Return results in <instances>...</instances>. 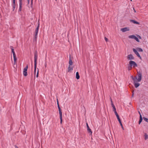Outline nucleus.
Segmentation results:
<instances>
[{
	"instance_id": "obj_41",
	"label": "nucleus",
	"mask_w": 148,
	"mask_h": 148,
	"mask_svg": "<svg viewBox=\"0 0 148 148\" xmlns=\"http://www.w3.org/2000/svg\"><path fill=\"white\" fill-rule=\"evenodd\" d=\"M32 0L31 1V4H32V3H33V2H32Z\"/></svg>"
},
{
	"instance_id": "obj_22",
	"label": "nucleus",
	"mask_w": 148,
	"mask_h": 148,
	"mask_svg": "<svg viewBox=\"0 0 148 148\" xmlns=\"http://www.w3.org/2000/svg\"><path fill=\"white\" fill-rule=\"evenodd\" d=\"M12 6L13 8V10H14L15 8V3H13Z\"/></svg>"
},
{
	"instance_id": "obj_11",
	"label": "nucleus",
	"mask_w": 148,
	"mask_h": 148,
	"mask_svg": "<svg viewBox=\"0 0 148 148\" xmlns=\"http://www.w3.org/2000/svg\"><path fill=\"white\" fill-rule=\"evenodd\" d=\"M116 117H117V119H118V121H119L121 125V127H122V129L124 130V128H123V125H122V123L121 122V120L120 119V118H119V115H118L116 116Z\"/></svg>"
},
{
	"instance_id": "obj_19",
	"label": "nucleus",
	"mask_w": 148,
	"mask_h": 148,
	"mask_svg": "<svg viewBox=\"0 0 148 148\" xmlns=\"http://www.w3.org/2000/svg\"><path fill=\"white\" fill-rule=\"evenodd\" d=\"M113 111L114 112L116 116L118 115V114L117 113V112L116 111V109L115 107H114V108H113Z\"/></svg>"
},
{
	"instance_id": "obj_39",
	"label": "nucleus",
	"mask_w": 148,
	"mask_h": 148,
	"mask_svg": "<svg viewBox=\"0 0 148 148\" xmlns=\"http://www.w3.org/2000/svg\"><path fill=\"white\" fill-rule=\"evenodd\" d=\"M19 2H22V0H19Z\"/></svg>"
},
{
	"instance_id": "obj_33",
	"label": "nucleus",
	"mask_w": 148,
	"mask_h": 148,
	"mask_svg": "<svg viewBox=\"0 0 148 148\" xmlns=\"http://www.w3.org/2000/svg\"><path fill=\"white\" fill-rule=\"evenodd\" d=\"M110 101H111V104H112V103H113L112 99H111V98H110Z\"/></svg>"
},
{
	"instance_id": "obj_37",
	"label": "nucleus",
	"mask_w": 148,
	"mask_h": 148,
	"mask_svg": "<svg viewBox=\"0 0 148 148\" xmlns=\"http://www.w3.org/2000/svg\"><path fill=\"white\" fill-rule=\"evenodd\" d=\"M133 9H134V12H136V11L135 10V9H134V8H133Z\"/></svg>"
},
{
	"instance_id": "obj_7",
	"label": "nucleus",
	"mask_w": 148,
	"mask_h": 148,
	"mask_svg": "<svg viewBox=\"0 0 148 148\" xmlns=\"http://www.w3.org/2000/svg\"><path fill=\"white\" fill-rule=\"evenodd\" d=\"M58 110L59 111V114L60 115V123L62 124V112H61L60 108V106L58 107Z\"/></svg>"
},
{
	"instance_id": "obj_32",
	"label": "nucleus",
	"mask_w": 148,
	"mask_h": 148,
	"mask_svg": "<svg viewBox=\"0 0 148 148\" xmlns=\"http://www.w3.org/2000/svg\"><path fill=\"white\" fill-rule=\"evenodd\" d=\"M134 91H132V97H134Z\"/></svg>"
},
{
	"instance_id": "obj_42",
	"label": "nucleus",
	"mask_w": 148,
	"mask_h": 148,
	"mask_svg": "<svg viewBox=\"0 0 148 148\" xmlns=\"http://www.w3.org/2000/svg\"><path fill=\"white\" fill-rule=\"evenodd\" d=\"M16 148H18L17 146H16L15 147Z\"/></svg>"
},
{
	"instance_id": "obj_15",
	"label": "nucleus",
	"mask_w": 148,
	"mask_h": 148,
	"mask_svg": "<svg viewBox=\"0 0 148 148\" xmlns=\"http://www.w3.org/2000/svg\"><path fill=\"white\" fill-rule=\"evenodd\" d=\"M144 139L145 140L148 139V135L146 133H144Z\"/></svg>"
},
{
	"instance_id": "obj_18",
	"label": "nucleus",
	"mask_w": 148,
	"mask_h": 148,
	"mask_svg": "<svg viewBox=\"0 0 148 148\" xmlns=\"http://www.w3.org/2000/svg\"><path fill=\"white\" fill-rule=\"evenodd\" d=\"M76 77L77 79H78L79 78V73L77 72L76 74Z\"/></svg>"
},
{
	"instance_id": "obj_20",
	"label": "nucleus",
	"mask_w": 148,
	"mask_h": 148,
	"mask_svg": "<svg viewBox=\"0 0 148 148\" xmlns=\"http://www.w3.org/2000/svg\"><path fill=\"white\" fill-rule=\"evenodd\" d=\"M13 58L14 59V64H15L17 60V58H16V55L13 56Z\"/></svg>"
},
{
	"instance_id": "obj_8",
	"label": "nucleus",
	"mask_w": 148,
	"mask_h": 148,
	"mask_svg": "<svg viewBox=\"0 0 148 148\" xmlns=\"http://www.w3.org/2000/svg\"><path fill=\"white\" fill-rule=\"evenodd\" d=\"M127 58L129 60H134V57L132 54H129L127 56Z\"/></svg>"
},
{
	"instance_id": "obj_3",
	"label": "nucleus",
	"mask_w": 148,
	"mask_h": 148,
	"mask_svg": "<svg viewBox=\"0 0 148 148\" xmlns=\"http://www.w3.org/2000/svg\"><path fill=\"white\" fill-rule=\"evenodd\" d=\"M129 64L131 66V67L134 68L136 67L137 66V64L134 61L131 60L129 62Z\"/></svg>"
},
{
	"instance_id": "obj_16",
	"label": "nucleus",
	"mask_w": 148,
	"mask_h": 148,
	"mask_svg": "<svg viewBox=\"0 0 148 148\" xmlns=\"http://www.w3.org/2000/svg\"><path fill=\"white\" fill-rule=\"evenodd\" d=\"M22 5V2H19V11H21Z\"/></svg>"
},
{
	"instance_id": "obj_2",
	"label": "nucleus",
	"mask_w": 148,
	"mask_h": 148,
	"mask_svg": "<svg viewBox=\"0 0 148 148\" xmlns=\"http://www.w3.org/2000/svg\"><path fill=\"white\" fill-rule=\"evenodd\" d=\"M40 24L38 23L37 27L35 31V36H34V40H36L38 37V30L39 28Z\"/></svg>"
},
{
	"instance_id": "obj_26",
	"label": "nucleus",
	"mask_w": 148,
	"mask_h": 148,
	"mask_svg": "<svg viewBox=\"0 0 148 148\" xmlns=\"http://www.w3.org/2000/svg\"><path fill=\"white\" fill-rule=\"evenodd\" d=\"M143 119L144 121L148 123V119L146 117H143Z\"/></svg>"
},
{
	"instance_id": "obj_27",
	"label": "nucleus",
	"mask_w": 148,
	"mask_h": 148,
	"mask_svg": "<svg viewBox=\"0 0 148 148\" xmlns=\"http://www.w3.org/2000/svg\"><path fill=\"white\" fill-rule=\"evenodd\" d=\"M38 73H39L38 69L37 72V74H36V77H38Z\"/></svg>"
},
{
	"instance_id": "obj_10",
	"label": "nucleus",
	"mask_w": 148,
	"mask_h": 148,
	"mask_svg": "<svg viewBox=\"0 0 148 148\" xmlns=\"http://www.w3.org/2000/svg\"><path fill=\"white\" fill-rule=\"evenodd\" d=\"M129 28L127 27L122 28L121 29V30L123 32L126 31H129Z\"/></svg>"
},
{
	"instance_id": "obj_14",
	"label": "nucleus",
	"mask_w": 148,
	"mask_h": 148,
	"mask_svg": "<svg viewBox=\"0 0 148 148\" xmlns=\"http://www.w3.org/2000/svg\"><path fill=\"white\" fill-rule=\"evenodd\" d=\"M130 22L132 23H133L134 24H137L138 25L140 24L138 22H137L136 21L133 20H130Z\"/></svg>"
},
{
	"instance_id": "obj_36",
	"label": "nucleus",
	"mask_w": 148,
	"mask_h": 148,
	"mask_svg": "<svg viewBox=\"0 0 148 148\" xmlns=\"http://www.w3.org/2000/svg\"><path fill=\"white\" fill-rule=\"evenodd\" d=\"M47 66V63H46V62L45 63V67H46Z\"/></svg>"
},
{
	"instance_id": "obj_43",
	"label": "nucleus",
	"mask_w": 148,
	"mask_h": 148,
	"mask_svg": "<svg viewBox=\"0 0 148 148\" xmlns=\"http://www.w3.org/2000/svg\"><path fill=\"white\" fill-rule=\"evenodd\" d=\"M139 38H141V37L140 36H139Z\"/></svg>"
},
{
	"instance_id": "obj_6",
	"label": "nucleus",
	"mask_w": 148,
	"mask_h": 148,
	"mask_svg": "<svg viewBox=\"0 0 148 148\" xmlns=\"http://www.w3.org/2000/svg\"><path fill=\"white\" fill-rule=\"evenodd\" d=\"M129 38H132L134 39L135 40H136L138 42H139V40L136 36H135L134 35H130L129 36Z\"/></svg>"
},
{
	"instance_id": "obj_12",
	"label": "nucleus",
	"mask_w": 148,
	"mask_h": 148,
	"mask_svg": "<svg viewBox=\"0 0 148 148\" xmlns=\"http://www.w3.org/2000/svg\"><path fill=\"white\" fill-rule=\"evenodd\" d=\"M86 126L87 128V130L88 132V133H90V134H92V132L91 129L89 127L87 123H86Z\"/></svg>"
},
{
	"instance_id": "obj_1",
	"label": "nucleus",
	"mask_w": 148,
	"mask_h": 148,
	"mask_svg": "<svg viewBox=\"0 0 148 148\" xmlns=\"http://www.w3.org/2000/svg\"><path fill=\"white\" fill-rule=\"evenodd\" d=\"M137 73L138 78H137L136 76L134 77L133 76H131V77L133 81L135 87L136 88L140 86V84L138 82H140L142 79V73L140 71H138Z\"/></svg>"
},
{
	"instance_id": "obj_38",
	"label": "nucleus",
	"mask_w": 148,
	"mask_h": 148,
	"mask_svg": "<svg viewBox=\"0 0 148 148\" xmlns=\"http://www.w3.org/2000/svg\"><path fill=\"white\" fill-rule=\"evenodd\" d=\"M141 123V122H140V121H139V122H138V124H140V123Z\"/></svg>"
},
{
	"instance_id": "obj_4",
	"label": "nucleus",
	"mask_w": 148,
	"mask_h": 148,
	"mask_svg": "<svg viewBox=\"0 0 148 148\" xmlns=\"http://www.w3.org/2000/svg\"><path fill=\"white\" fill-rule=\"evenodd\" d=\"M38 58V53L37 51H36L34 53V64L36 66V64H37V61Z\"/></svg>"
},
{
	"instance_id": "obj_31",
	"label": "nucleus",
	"mask_w": 148,
	"mask_h": 148,
	"mask_svg": "<svg viewBox=\"0 0 148 148\" xmlns=\"http://www.w3.org/2000/svg\"><path fill=\"white\" fill-rule=\"evenodd\" d=\"M111 106L113 108H114V107H115V106L114 105L113 103H112V104H111Z\"/></svg>"
},
{
	"instance_id": "obj_25",
	"label": "nucleus",
	"mask_w": 148,
	"mask_h": 148,
	"mask_svg": "<svg viewBox=\"0 0 148 148\" xmlns=\"http://www.w3.org/2000/svg\"><path fill=\"white\" fill-rule=\"evenodd\" d=\"M36 66H35V64H34V74L35 75L36 71Z\"/></svg>"
},
{
	"instance_id": "obj_24",
	"label": "nucleus",
	"mask_w": 148,
	"mask_h": 148,
	"mask_svg": "<svg viewBox=\"0 0 148 148\" xmlns=\"http://www.w3.org/2000/svg\"><path fill=\"white\" fill-rule=\"evenodd\" d=\"M142 120H143V118H142V116L141 115H140V119H139V121L141 122L142 121Z\"/></svg>"
},
{
	"instance_id": "obj_34",
	"label": "nucleus",
	"mask_w": 148,
	"mask_h": 148,
	"mask_svg": "<svg viewBox=\"0 0 148 148\" xmlns=\"http://www.w3.org/2000/svg\"><path fill=\"white\" fill-rule=\"evenodd\" d=\"M13 3H15V0H13Z\"/></svg>"
},
{
	"instance_id": "obj_35",
	"label": "nucleus",
	"mask_w": 148,
	"mask_h": 148,
	"mask_svg": "<svg viewBox=\"0 0 148 148\" xmlns=\"http://www.w3.org/2000/svg\"><path fill=\"white\" fill-rule=\"evenodd\" d=\"M27 0V2H28V4H29V0Z\"/></svg>"
},
{
	"instance_id": "obj_23",
	"label": "nucleus",
	"mask_w": 148,
	"mask_h": 148,
	"mask_svg": "<svg viewBox=\"0 0 148 148\" xmlns=\"http://www.w3.org/2000/svg\"><path fill=\"white\" fill-rule=\"evenodd\" d=\"M137 50L138 51L140 52H142L143 51V49L141 48H138L137 49Z\"/></svg>"
},
{
	"instance_id": "obj_45",
	"label": "nucleus",
	"mask_w": 148,
	"mask_h": 148,
	"mask_svg": "<svg viewBox=\"0 0 148 148\" xmlns=\"http://www.w3.org/2000/svg\"><path fill=\"white\" fill-rule=\"evenodd\" d=\"M56 1L57 0H55Z\"/></svg>"
},
{
	"instance_id": "obj_29",
	"label": "nucleus",
	"mask_w": 148,
	"mask_h": 148,
	"mask_svg": "<svg viewBox=\"0 0 148 148\" xmlns=\"http://www.w3.org/2000/svg\"><path fill=\"white\" fill-rule=\"evenodd\" d=\"M104 39H105V41L106 42H107L108 41V39L107 38H106V37H105Z\"/></svg>"
},
{
	"instance_id": "obj_40",
	"label": "nucleus",
	"mask_w": 148,
	"mask_h": 148,
	"mask_svg": "<svg viewBox=\"0 0 148 148\" xmlns=\"http://www.w3.org/2000/svg\"><path fill=\"white\" fill-rule=\"evenodd\" d=\"M138 113L140 114V115H141L140 112L139 111Z\"/></svg>"
},
{
	"instance_id": "obj_28",
	"label": "nucleus",
	"mask_w": 148,
	"mask_h": 148,
	"mask_svg": "<svg viewBox=\"0 0 148 148\" xmlns=\"http://www.w3.org/2000/svg\"><path fill=\"white\" fill-rule=\"evenodd\" d=\"M132 67H131V66H130V65H129V66H128V70H130L131 69V68H132Z\"/></svg>"
},
{
	"instance_id": "obj_30",
	"label": "nucleus",
	"mask_w": 148,
	"mask_h": 148,
	"mask_svg": "<svg viewBox=\"0 0 148 148\" xmlns=\"http://www.w3.org/2000/svg\"><path fill=\"white\" fill-rule=\"evenodd\" d=\"M57 105H58V107L60 106H59V102H58V99H57Z\"/></svg>"
},
{
	"instance_id": "obj_21",
	"label": "nucleus",
	"mask_w": 148,
	"mask_h": 148,
	"mask_svg": "<svg viewBox=\"0 0 148 148\" xmlns=\"http://www.w3.org/2000/svg\"><path fill=\"white\" fill-rule=\"evenodd\" d=\"M11 50H12V53L13 54V56H14V55H16L15 52L14 51V49L13 48H12Z\"/></svg>"
},
{
	"instance_id": "obj_9",
	"label": "nucleus",
	"mask_w": 148,
	"mask_h": 148,
	"mask_svg": "<svg viewBox=\"0 0 148 148\" xmlns=\"http://www.w3.org/2000/svg\"><path fill=\"white\" fill-rule=\"evenodd\" d=\"M133 50L134 52L135 53L138 57L140 58V59H141V57L140 56L139 53L137 52V51L135 49H133Z\"/></svg>"
},
{
	"instance_id": "obj_17",
	"label": "nucleus",
	"mask_w": 148,
	"mask_h": 148,
	"mask_svg": "<svg viewBox=\"0 0 148 148\" xmlns=\"http://www.w3.org/2000/svg\"><path fill=\"white\" fill-rule=\"evenodd\" d=\"M71 66H69L68 68V71L69 72H70L71 71L73 70V67Z\"/></svg>"
},
{
	"instance_id": "obj_44",
	"label": "nucleus",
	"mask_w": 148,
	"mask_h": 148,
	"mask_svg": "<svg viewBox=\"0 0 148 148\" xmlns=\"http://www.w3.org/2000/svg\"><path fill=\"white\" fill-rule=\"evenodd\" d=\"M130 1H132V0H130Z\"/></svg>"
},
{
	"instance_id": "obj_13",
	"label": "nucleus",
	"mask_w": 148,
	"mask_h": 148,
	"mask_svg": "<svg viewBox=\"0 0 148 148\" xmlns=\"http://www.w3.org/2000/svg\"><path fill=\"white\" fill-rule=\"evenodd\" d=\"M69 65L71 66L73 64V62L72 61L71 57V55H70L69 56Z\"/></svg>"
},
{
	"instance_id": "obj_5",
	"label": "nucleus",
	"mask_w": 148,
	"mask_h": 148,
	"mask_svg": "<svg viewBox=\"0 0 148 148\" xmlns=\"http://www.w3.org/2000/svg\"><path fill=\"white\" fill-rule=\"evenodd\" d=\"M28 68V65H27L23 69V74L25 76H26L27 75V70Z\"/></svg>"
}]
</instances>
